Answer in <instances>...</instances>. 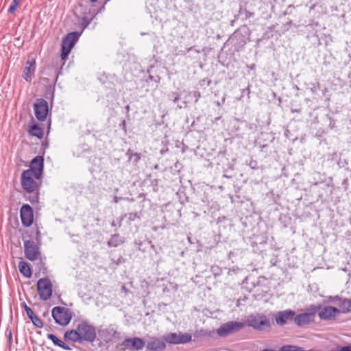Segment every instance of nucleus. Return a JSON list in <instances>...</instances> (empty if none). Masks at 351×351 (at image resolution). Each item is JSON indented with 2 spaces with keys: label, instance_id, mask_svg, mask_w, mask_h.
Here are the masks:
<instances>
[{
  "label": "nucleus",
  "instance_id": "10",
  "mask_svg": "<svg viewBox=\"0 0 351 351\" xmlns=\"http://www.w3.org/2000/svg\"><path fill=\"white\" fill-rule=\"evenodd\" d=\"M35 116L39 121H44L49 112L48 103L43 99H38L34 105Z\"/></svg>",
  "mask_w": 351,
  "mask_h": 351
},
{
  "label": "nucleus",
  "instance_id": "32",
  "mask_svg": "<svg viewBox=\"0 0 351 351\" xmlns=\"http://www.w3.org/2000/svg\"><path fill=\"white\" fill-rule=\"evenodd\" d=\"M121 293L123 294V297H126L128 293H129V290L125 287V285L121 286Z\"/></svg>",
  "mask_w": 351,
  "mask_h": 351
},
{
  "label": "nucleus",
  "instance_id": "14",
  "mask_svg": "<svg viewBox=\"0 0 351 351\" xmlns=\"http://www.w3.org/2000/svg\"><path fill=\"white\" fill-rule=\"evenodd\" d=\"M295 312L292 310L279 311L275 317L276 322L279 326H284L289 321L294 320Z\"/></svg>",
  "mask_w": 351,
  "mask_h": 351
},
{
  "label": "nucleus",
  "instance_id": "31",
  "mask_svg": "<svg viewBox=\"0 0 351 351\" xmlns=\"http://www.w3.org/2000/svg\"><path fill=\"white\" fill-rule=\"evenodd\" d=\"M193 95L195 98V102L197 103L201 97V94L199 91H194Z\"/></svg>",
  "mask_w": 351,
  "mask_h": 351
},
{
  "label": "nucleus",
  "instance_id": "40",
  "mask_svg": "<svg viewBox=\"0 0 351 351\" xmlns=\"http://www.w3.org/2000/svg\"><path fill=\"white\" fill-rule=\"evenodd\" d=\"M114 202H118V198L117 197L114 198Z\"/></svg>",
  "mask_w": 351,
  "mask_h": 351
},
{
  "label": "nucleus",
  "instance_id": "7",
  "mask_svg": "<svg viewBox=\"0 0 351 351\" xmlns=\"http://www.w3.org/2000/svg\"><path fill=\"white\" fill-rule=\"evenodd\" d=\"M164 340L171 344H184L192 340V336L186 332H171L164 336Z\"/></svg>",
  "mask_w": 351,
  "mask_h": 351
},
{
  "label": "nucleus",
  "instance_id": "11",
  "mask_svg": "<svg viewBox=\"0 0 351 351\" xmlns=\"http://www.w3.org/2000/svg\"><path fill=\"white\" fill-rule=\"evenodd\" d=\"M34 174L32 171H24L21 176V184L26 191L33 192L36 188V183L34 180Z\"/></svg>",
  "mask_w": 351,
  "mask_h": 351
},
{
  "label": "nucleus",
  "instance_id": "8",
  "mask_svg": "<svg viewBox=\"0 0 351 351\" xmlns=\"http://www.w3.org/2000/svg\"><path fill=\"white\" fill-rule=\"evenodd\" d=\"M37 289L40 298L49 300L52 294V284L48 278H40L37 282Z\"/></svg>",
  "mask_w": 351,
  "mask_h": 351
},
{
  "label": "nucleus",
  "instance_id": "16",
  "mask_svg": "<svg viewBox=\"0 0 351 351\" xmlns=\"http://www.w3.org/2000/svg\"><path fill=\"white\" fill-rule=\"evenodd\" d=\"M165 348L164 339L156 337H149L147 343V349L151 351H163Z\"/></svg>",
  "mask_w": 351,
  "mask_h": 351
},
{
  "label": "nucleus",
  "instance_id": "25",
  "mask_svg": "<svg viewBox=\"0 0 351 351\" xmlns=\"http://www.w3.org/2000/svg\"><path fill=\"white\" fill-rule=\"evenodd\" d=\"M280 351H303L302 348L295 346H284L280 348Z\"/></svg>",
  "mask_w": 351,
  "mask_h": 351
},
{
  "label": "nucleus",
  "instance_id": "24",
  "mask_svg": "<svg viewBox=\"0 0 351 351\" xmlns=\"http://www.w3.org/2000/svg\"><path fill=\"white\" fill-rule=\"evenodd\" d=\"M31 321L32 322L33 324L39 328H41L43 327V321L37 317L36 315H33L31 317H29Z\"/></svg>",
  "mask_w": 351,
  "mask_h": 351
},
{
  "label": "nucleus",
  "instance_id": "1",
  "mask_svg": "<svg viewBox=\"0 0 351 351\" xmlns=\"http://www.w3.org/2000/svg\"><path fill=\"white\" fill-rule=\"evenodd\" d=\"M245 324L259 331H263L271 326L270 320L263 314L249 315Z\"/></svg>",
  "mask_w": 351,
  "mask_h": 351
},
{
  "label": "nucleus",
  "instance_id": "42",
  "mask_svg": "<svg viewBox=\"0 0 351 351\" xmlns=\"http://www.w3.org/2000/svg\"><path fill=\"white\" fill-rule=\"evenodd\" d=\"M97 0H91V2L94 3L96 2Z\"/></svg>",
  "mask_w": 351,
  "mask_h": 351
},
{
  "label": "nucleus",
  "instance_id": "6",
  "mask_svg": "<svg viewBox=\"0 0 351 351\" xmlns=\"http://www.w3.org/2000/svg\"><path fill=\"white\" fill-rule=\"evenodd\" d=\"M80 34L76 32H71L62 40L61 58L65 60L69 54L71 50L78 40Z\"/></svg>",
  "mask_w": 351,
  "mask_h": 351
},
{
  "label": "nucleus",
  "instance_id": "34",
  "mask_svg": "<svg viewBox=\"0 0 351 351\" xmlns=\"http://www.w3.org/2000/svg\"><path fill=\"white\" fill-rule=\"evenodd\" d=\"M59 347H60V348H63V349H64V350H71V348H70L69 346H67L65 343H64L63 341H62V343H61V344L60 345V346H59Z\"/></svg>",
  "mask_w": 351,
  "mask_h": 351
},
{
  "label": "nucleus",
  "instance_id": "28",
  "mask_svg": "<svg viewBox=\"0 0 351 351\" xmlns=\"http://www.w3.org/2000/svg\"><path fill=\"white\" fill-rule=\"evenodd\" d=\"M168 96H169V99H171L173 101V103H175V104L180 99L179 95L177 93H174V92L169 93Z\"/></svg>",
  "mask_w": 351,
  "mask_h": 351
},
{
  "label": "nucleus",
  "instance_id": "4",
  "mask_svg": "<svg viewBox=\"0 0 351 351\" xmlns=\"http://www.w3.org/2000/svg\"><path fill=\"white\" fill-rule=\"evenodd\" d=\"M52 317L57 324L66 326L71 320L72 314L66 308L56 306L52 309Z\"/></svg>",
  "mask_w": 351,
  "mask_h": 351
},
{
  "label": "nucleus",
  "instance_id": "30",
  "mask_svg": "<svg viewBox=\"0 0 351 351\" xmlns=\"http://www.w3.org/2000/svg\"><path fill=\"white\" fill-rule=\"evenodd\" d=\"M23 306H24V308L27 313V315L28 316L29 318L31 317L32 316H33V315H34L32 308L30 307L27 306L26 304L24 303Z\"/></svg>",
  "mask_w": 351,
  "mask_h": 351
},
{
  "label": "nucleus",
  "instance_id": "13",
  "mask_svg": "<svg viewBox=\"0 0 351 351\" xmlns=\"http://www.w3.org/2000/svg\"><path fill=\"white\" fill-rule=\"evenodd\" d=\"M21 219L25 227H29L33 223V210L28 204L23 205L21 208Z\"/></svg>",
  "mask_w": 351,
  "mask_h": 351
},
{
  "label": "nucleus",
  "instance_id": "12",
  "mask_svg": "<svg viewBox=\"0 0 351 351\" xmlns=\"http://www.w3.org/2000/svg\"><path fill=\"white\" fill-rule=\"evenodd\" d=\"M319 317L322 320H334L339 313L338 308L331 306H326L318 310Z\"/></svg>",
  "mask_w": 351,
  "mask_h": 351
},
{
  "label": "nucleus",
  "instance_id": "33",
  "mask_svg": "<svg viewBox=\"0 0 351 351\" xmlns=\"http://www.w3.org/2000/svg\"><path fill=\"white\" fill-rule=\"evenodd\" d=\"M339 351H351V344L339 348Z\"/></svg>",
  "mask_w": 351,
  "mask_h": 351
},
{
  "label": "nucleus",
  "instance_id": "37",
  "mask_svg": "<svg viewBox=\"0 0 351 351\" xmlns=\"http://www.w3.org/2000/svg\"><path fill=\"white\" fill-rule=\"evenodd\" d=\"M198 332H199L200 335H206V332H205V331H204L203 329H201L199 331H198Z\"/></svg>",
  "mask_w": 351,
  "mask_h": 351
},
{
  "label": "nucleus",
  "instance_id": "20",
  "mask_svg": "<svg viewBox=\"0 0 351 351\" xmlns=\"http://www.w3.org/2000/svg\"><path fill=\"white\" fill-rule=\"evenodd\" d=\"M64 338L65 339L71 341L73 342H82L77 327L75 330L66 331L64 333Z\"/></svg>",
  "mask_w": 351,
  "mask_h": 351
},
{
  "label": "nucleus",
  "instance_id": "39",
  "mask_svg": "<svg viewBox=\"0 0 351 351\" xmlns=\"http://www.w3.org/2000/svg\"><path fill=\"white\" fill-rule=\"evenodd\" d=\"M188 241H189V243H192V241H191V239L190 237H188Z\"/></svg>",
  "mask_w": 351,
  "mask_h": 351
},
{
  "label": "nucleus",
  "instance_id": "35",
  "mask_svg": "<svg viewBox=\"0 0 351 351\" xmlns=\"http://www.w3.org/2000/svg\"><path fill=\"white\" fill-rule=\"evenodd\" d=\"M90 21L87 18L84 17L83 19V25H84V27H87Z\"/></svg>",
  "mask_w": 351,
  "mask_h": 351
},
{
  "label": "nucleus",
  "instance_id": "29",
  "mask_svg": "<svg viewBox=\"0 0 351 351\" xmlns=\"http://www.w3.org/2000/svg\"><path fill=\"white\" fill-rule=\"evenodd\" d=\"M128 219L130 221H134L137 219H140V215L137 213H130L128 215Z\"/></svg>",
  "mask_w": 351,
  "mask_h": 351
},
{
  "label": "nucleus",
  "instance_id": "38",
  "mask_svg": "<svg viewBox=\"0 0 351 351\" xmlns=\"http://www.w3.org/2000/svg\"><path fill=\"white\" fill-rule=\"evenodd\" d=\"M291 112H300V110H293V109H292Z\"/></svg>",
  "mask_w": 351,
  "mask_h": 351
},
{
  "label": "nucleus",
  "instance_id": "21",
  "mask_svg": "<svg viewBox=\"0 0 351 351\" xmlns=\"http://www.w3.org/2000/svg\"><path fill=\"white\" fill-rule=\"evenodd\" d=\"M19 269L21 274L27 278L32 276V270L29 265L25 261H21L19 263Z\"/></svg>",
  "mask_w": 351,
  "mask_h": 351
},
{
  "label": "nucleus",
  "instance_id": "19",
  "mask_svg": "<svg viewBox=\"0 0 351 351\" xmlns=\"http://www.w3.org/2000/svg\"><path fill=\"white\" fill-rule=\"evenodd\" d=\"M35 60H27L26 65L23 70V77L27 82H30L32 78V75L34 73L36 66Z\"/></svg>",
  "mask_w": 351,
  "mask_h": 351
},
{
  "label": "nucleus",
  "instance_id": "2",
  "mask_svg": "<svg viewBox=\"0 0 351 351\" xmlns=\"http://www.w3.org/2000/svg\"><path fill=\"white\" fill-rule=\"evenodd\" d=\"M77 328L82 341L93 342L96 339L95 328L87 321L81 322Z\"/></svg>",
  "mask_w": 351,
  "mask_h": 351
},
{
  "label": "nucleus",
  "instance_id": "3",
  "mask_svg": "<svg viewBox=\"0 0 351 351\" xmlns=\"http://www.w3.org/2000/svg\"><path fill=\"white\" fill-rule=\"evenodd\" d=\"M319 308L320 306L311 305L308 308L310 312L295 315V324L298 326H303L313 322L315 321V313Z\"/></svg>",
  "mask_w": 351,
  "mask_h": 351
},
{
  "label": "nucleus",
  "instance_id": "15",
  "mask_svg": "<svg viewBox=\"0 0 351 351\" xmlns=\"http://www.w3.org/2000/svg\"><path fill=\"white\" fill-rule=\"evenodd\" d=\"M43 169V158L38 156L35 157L31 162L30 169L27 171H32L34 174V178H40Z\"/></svg>",
  "mask_w": 351,
  "mask_h": 351
},
{
  "label": "nucleus",
  "instance_id": "5",
  "mask_svg": "<svg viewBox=\"0 0 351 351\" xmlns=\"http://www.w3.org/2000/svg\"><path fill=\"white\" fill-rule=\"evenodd\" d=\"M245 326L244 322L231 321L223 324L217 330V333L220 337H226L234 332H238Z\"/></svg>",
  "mask_w": 351,
  "mask_h": 351
},
{
  "label": "nucleus",
  "instance_id": "41",
  "mask_svg": "<svg viewBox=\"0 0 351 351\" xmlns=\"http://www.w3.org/2000/svg\"><path fill=\"white\" fill-rule=\"evenodd\" d=\"M112 226H115V223H114V221H112Z\"/></svg>",
  "mask_w": 351,
  "mask_h": 351
},
{
  "label": "nucleus",
  "instance_id": "9",
  "mask_svg": "<svg viewBox=\"0 0 351 351\" xmlns=\"http://www.w3.org/2000/svg\"><path fill=\"white\" fill-rule=\"evenodd\" d=\"M24 250L25 257L29 261H33L40 258L39 247L33 241H25Z\"/></svg>",
  "mask_w": 351,
  "mask_h": 351
},
{
  "label": "nucleus",
  "instance_id": "26",
  "mask_svg": "<svg viewBox=\"0 0 351 351\" xmlns=\"http://www.w3.org/2000/svg\"><path fill=\"white\" fill-rule=\"evenodd\" d=\"M21 1V0H12V2L8 9V12L12 14L14 13L20 5Z\"/></svg>",
  "mask_w": 351,
  "mask_h": 351
},
{
  "label": "nucleus",
  "instance_id": "17",
  "mask_svg": "<svg viewBox=\"0 0 351 351\" xmlns=\"http://www.w3.org/2000/svg\"><path fill=\"white\" fill-rule=\"evenodd\" d=\"M330 301L339 302V313H349L351 312V299L342 298L339 296L330 297Z\"/></svg>",
  "mask_w": 351,
  "mask_h": 351
},
{
  "label": "nucleus",
  "instance_id": "23",
  "mask_svg": "<svg viewBox=\"0 0 351 351\" xmlns=\"http://www.w3.org/2000/svg\"><path fill=\"white\" fill-rule=\"evenodd\" d=\"M121 243H123V241L119 234L112 236L108 242V245L110 247H117Z\"/></svg>",
  "mask_w": 351,
  "mask_h": 351
},
{
  "label": "nucleus",
  "instance_id": "22",
  "mask_svg": "<svg viewBox=\"0 0 351 351\" xmlns=\"http://www.w3.org/2000/svg\"><path fill=\"white\" fill-rule=\"evenodd\" d=\"M29 132L31 135L36 136L39 138H41L43 136V132L42 128L38 126L37 125H33L30 128Z\"/></svg>",
  "mask_w": 351,
  "mask_h": 351
},
{
  "label": "nucleus",
  "instance_id": "36",
  "mask_svg": "<svg viewBox=\"0 0 351 351\" xmlns=\"http://www.w3.org/2000/svg\"><path fill=\"white\" fill-rule=\"evenodd\" d=\"M132 156L135 157V161H136V162H137V161H138V160H139V159H140V156H139V154H138L135 153V154H134Z\"/></svg>",
  "mask_w": 351,
  "mask_h": 351
},
{
  "label": "nucleus",
  "instance_id": "18",
  "mask_svg": "<svg viewBox=\"0 0 351 351\" xmlns=\"http://www.w3.org/2000/svg\"><path fill=\"white\" fill-rule=\"evenodd\" d=\"M123 344L127 348H133L137 351H139L142 350L145 346V342L141 338L134 337L126 339L123 341Z\"/></svg>",
  "mask_w": 351,
  "mask_h": 351
},
{
  "label": "nucleus",
  "instance_id": "27",
  "mask_svg": "<svg viewBox=\"0 0 351 351\" xmlns=\"http://www.w3.org/2000/svg\"><path fill=\"white\" fill-rule=\"evenodd\" d=\"M47 338L50 340H51L53 341V343L58 346H60V345L61 344V343H62V341L59 339L55 335L53 334H48L47 335Z\"/></svg>",
  "mask_w": 351,
  "mask_h": 351
}]
</instances>
